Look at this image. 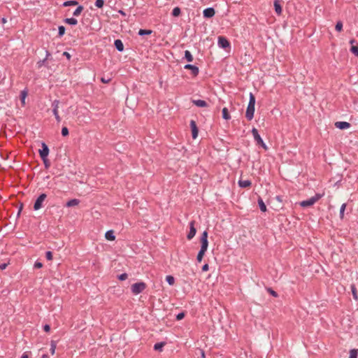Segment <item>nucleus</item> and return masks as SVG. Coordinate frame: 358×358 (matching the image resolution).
Segmentation results:
<instances>
[{"mask_svg":"<svg viewBox=\"0 0 358 358\" xmlns=\"http://www.w3.org/2000/svg\"><path fill=\"white\" fill-rule=\"evenodd\" d=\"M63 55L65 56L69 60L71 59V55L67 52H64Z\"/></svg>","mask_w":358,"mask_h":358,"instance_id":"54","label":"nucleus"},{"mask_svg":"<svg viewBox=\"0 0 358 358\" xmlns=\"http://www.w3.org/2000/svg\"><path fill=\"white\" fill-rule=\"evenodd\" d=\"M196 232V229L194 227V221H191L189 223V231L187 235V238L191 240L194 238Z\"/></svg>","mask_w":358,"mask_h":358,"instance_id":"4","label":"nucleus"},{"mask_svg":"<svg viewBox=\"0 0 358 358\" xmlns=\"http://www.w3.org/2000/svg\"><path fill=\"white\" fill-rule=\"evenodd\" d=\"M181 13L180 8L179 7H176L172 10V15L174 17H178L180 15Z\"/></svg>","mask_w":358,"mask_h":358,"instance_id":"26","label":"nucleus"},{"mask_svg":"<svg viewBox=\"0 0 358 358\" xmlns=\"http://www.w3.org/2000/svg\"><path fill=\"white\" fill-rule=\"evenodd\" d=\"M50 56V53L49 52V51L46 50V57L45 59H46V60H47Z\"/></svg>","mask_w":358,"mask_h":358,"instance_id":"59","label":"nucleus"},{"mask_svg":"<svg viewBox=\"0 0 358 358\" xmlns=\"http://www.w3.org/2000/svg\"><path fill=\"white\" fill-rule=\"evenodd\" d=\"M201 243L203 246H208V233L204 231L201 236Z\"/></svg>","mask_w":358,"mask_h":358,"instance_id":"12","label":"nucleus"},{"mask_svg":"<svg viewBox=\"0 0 358 358\" xmlns=\"http://www.w3.org/2000/svg\"><path fill=\"white\" fill-rule=\"evenodd\" d=\"M146 288V284L143 282H138L133 284L131 290L134 294L141 293Z\"/></svg>","mask_w":358,"mask_h":358,"instance_id":"2","label":"nucleus"},{"mask_svg":"<svg viewBox=\"0 0 358 358\" xmlns=\"http://www.w3.org/2000/svg\"><path fill=\"white\" fill-rule=\"evenodd\" d=\"M105 237L108 241H114L115 239V236L114 235V231L113 230L106 231Z\"/></svg>","mask_w":358,"mask_h":358,"instance_id":"15","label":"nucleus"},{"mask_svg":"<svg viewBox=\"0 0 358 358\" xmlns=\"http://www.w3.org/2000/svg\"><path fill=\"white\" fill-rule=\"evenodd\" d=\"M119 13H120L121 15H124V16H125V15H126V13H125L123 10H119Z\"/></svg>","mask_w":358,"mask_h":358,"instance_id":"61","label":"nucleus"},{"mask_svg":"<svg viewBox=\"0 0 358 358\" xmlns=\"http://www.w3.org/2000/svg\"><path fill=\"white\" fill-rule=\"evenodd\" d=\"M152 32L150 29H140L138 31V35L140 36H144V35H150Z\"/></svg>","mask_w":358,"mask_h":358,"instance_id":"22","label":"nucleus"},{"mask_svg":"<svg viewBox=\"0 0 358 358\" xmlns=\"http://www.w3.org/2000/svg\"><path fill=\"white\" fill-rule=\"evenodd\" d=\"M321 198V194H316L315 196L310 198L305 201H317Z\"/></svg>","mask_w":358,"mask_h":358,"instance_id":"31","label":"nucleus"},{"mask_svg":"<svg viewBox=\"0 0 358 358\" xmlns=\"http://www.w3.org/2000/svg\"><path fill=\"white\" fill-rule=\"evenodd\" d=\"M268 291L269 292V293L274 297H277L278 296V294L276 292H275L274 290H273L272 289L269 288L268 289Z\"/></svg>","mask_w":358,"mask_h":358,"instance_id":"48","label":"nucleus"},{"mask_svg":"<svg viewBox=\"0 0 358 358\" xmlns=\"http://www.w3.org/2000/svg\"><path fill=\"white\" fill-rule=\"evenodd\" d=\"M59 101L58 100H55L52 103V106L53 107V109L52 110H58V108H59Z\"/></svg>","mask_w":358,"mask_h":358,"instance_id":"37","label":"nucleus"},{"mask_svg":"<svg viewBox=\"0 0 358 358\" xmlns=\"http://www.w3.org/2000/svg\"><path fill=\"white\" fill-rule=\"evenodd\" d=\"M101 80L103 83H108L110 81V78H101Z\"/></svg>","mask_w":358,"mask_h":358,"instance_id":"52","label":"nucleus"},{"mask_svg":"<svg viewBox=\"0 0 358 358\" xmlns=\"http://www.w3.org/2000/svg\"><path fill=\"white\" fill-rule=\"evenodd\" d=\"M43 329H44V331H45V332H49V331H50V325H49V324H45V325L43 326Z\"/></svg>","mask_w":358,"mask_h":358,"instance_id":"50","label":"nucleus"},{"mask_svg":"<svg viewBox=\"0 0 358 358\" xmlns=\"http://www.w3.org/2000/svg\"><path fill=\"white\" fill-rule=\"evenodd\" d=\"M252 134L257 145L259 144L260 143H262L263 140L261 138L260 135L259 134L258 130L256 128H253L252 129Z\"/></svg>","mask_w":358,"mask_h":358,"instance_id":"8","label":"nucleus"},{"mask_svg":"<svg viewBox=\"0 0 358 358\" xmlns=\"http://www.w3.org/2000/svg\"><path fill=\"white\" fill-rule=\"evenodd\" d=\"M58 35L59 37L62 36L65 33V27L64 26H59L58 28Z\"/></svg>","mask_w":358,"mask_h":358,"instance_id":"32","label":"nucleus"},{"mask_svg":"<svg viewBox=\"0 0 358 358\" xmlns=\"http://www.w3.org/2000/svg\"><path fill=\"white\" fill-rule=\"evenodd\" d=\"M207 249H208V247L203 246V245H201L200 251L206 252L207 251Z\"/></svg>","mask_w":358,"mask_h":358,"instance_id":"56","label":"nucleus"},{"mask_svg":"<svg viewBox=\"0 0 358 358\" xmlns=\"http://www.w3.org/2000/svg\"><path fill=\"white\" fill-rule=\"evenodd\" d=\"M209 269V266H208V264H205L203 266H202V271H208Z\"/></svg>","mask_w":358,"mask_h":358,"instance_id":"51","label":"nucleus"},{"mask_svg":"<svg viewBox=\"0 0 358 358\" xmlns=\"http://www.w3.org/2000/svg\"><path fill=\"white\" fill-rule=\"evenodd\" d=\"M335 126L340 129H346L350 127V124L347 122H336Z\"/></svg>","mask_w":358,"mask_h":358,"instance_id":"10","label":"nucleus"},{"mask_svg":"<svg viewBox=\"0 0 358 358\" xmlns=\"http://www.w3.org/2000/svg\"><path fill=\"white\" fill-rule=\"evenodd\" d=\"M103 4H104L103 0H96V1H95V6L97 8H102Z\"/></svg>","mask_w":358,"mask_h":358,"instance_id":"36","label":"nucleus"},{"mask_svg":"<svg viewBox=\"0 0 358 358\" xmlns=\"http://www.w3.org/2000/svg\"><path fill=\"white\" fill-rule=\"evenodd\" d=\"M203 13L205 17L210 18L215 15V11L213 8H208L204 9Z\"/></svg>","mask_w":358,"mask_h":358,"instance_id":"9","label":"nucleus"},{"mask_svg":"<svg viewBox=\"0 0 358 358\" xmlns=\"http://www.w3.org/2000/svg\"><path fill=\"white\" fill-rule=\"evenodd\" d=\"M185 317L184 313H180L176 315V319L178 320H182Z\"/></svg>","mask_w":358,"mask_h":358,"instance_id":"49","label":"nucleus"},{"mask_svg":"<svg viewBox=\"0 0 358 358\" xmlns=\"http://www.w3.org/2000/svg\"><path fill=\"white\" fill-rule=\"evenodd\" d=\"M335 29L337 31H341L343 30V22L341 21H338L336 24Z\"/></svg>","mask_w":358,"mask_h":358,"instance_id":"29","label":"nucleus"},{"mask_svg":"<svg viewBox=\"0 0 358 358\" xmlns=\"http://www.w3.org/2000/svg\"><path fill=\"white\" fill-rule=\"evenodd\" d=\"M52 113L55 117V119L57 120V122H60L61 121V117L59 115V112L58 110H57L56 109L55 110H52Z\"/></svg>","mask_w":358,"mask_h":358,"instance_id":"33","label":"nucleus"},{"mask_svg":"<svg viewBox=\"0 0 358 358\" xmlns=\"http://www.w3.org/2000/svg\"><path fill=\"white\" fill-rule=\"evenodd\" d=\"M43 203H34V209L35 210H39L42 207Z\"/></svg>","mask_w":358,"mask_h":358,"instance_id":"45","label":"nucleus"},{"mask_svg":"<svg viewBox=\"0 0 358 358\" xmlns=\"http://www.w3.org/2000/svg\"><path fill=\"white\" fill-rule=\"evenodd\" d=\"M62 135L63 136H66L69 135V129L67 127H64L62 129Z\"/></svg>","mask_w":358,"mask_h":358,"instance_id":"40","label":"nucleus"},{"mask_svg":"<svg viewBox=\"0 0 358 358\" xmlns=\"http://www.w3.org/2000/svg\"><path fill=\"white\" fill-rule=\"evenodd\" d=\"M21 358H28V355L24 353L22 355Z\"/></svg>","mask_w":358,"mask_h":358,"instance_id":"63","label":"nucleus"},{"mask_svg":"<svg viewBox=\"0 0 358 358\" xmlns=\"http://www.w3.org/2000/svg\"><path fill=\"white\" fill-rule=\"evenodd\" d=\"M6 22H7V20H6V19L5 17H3V18L1 19V22H2V24H5Z\"/></svg>","mask_w":358,"mask_h":358,"instance_id":"60","label":"nucleus"},{"mask_svg":"<svg viewBox=\"0 0 358 358\" xmlns=\"http://www.w3.org/2000/svg\"><path fill=\"white\" fill-rule=\"evenodd\" d=\"M299 203L302 207L306 208V207L311 206L314 203Z\"/></svg>","mask_w":358,"mask_h":358,"instance_id":"47","label":"nucleus"},{"mask_svg":"<svg viewBox=\"0 0 358 358\" xmlns=\"http://www.w3.org/2000/svg\"><path fill=\"white\" fill-rule=\"evenodd\" d=\"M204 254H205L204 252H202L200 250L199 251V253L196 257V260L198 262H201L202 261Z\"/></svg>","mask_w":358,"mask_h":358,"instance_id":"30","label":"nucleus"},{"mask_svg":"<svg viewBox=\"0 0 358 358\" xmlns=\"http://www.w3.org/2000/svg\"><path fill=\"white\" fill-rule=\"evenodd\" d=\"M259 145H261L265 150H266L268 149V147L264 143V141H262V143H260Z\"/></svg>","mask_w":358,"mask_h":358,"instance_id":"55","label":"nucleus"},{"mask_svg":"<svg viewBox=\"0 0 358 358\" xmlns=\"http://www.w3.org/2000/svg\"><path fill=\"white\" fill-rule=\"evenodd\" d=\"M78 4V2L76 1H67L64 2L63 6L66 7V6H76Z\"/></svg>","mask_w":358,"mask_h":358,"instance_id":"25","label":"nucleus"},{"mask_svg":"<svg viewBox=\"0 0 358 358\" xmlns=\"http://www.w3.org/2000/svg\"><path fill=\"white\" fill-rule=\"evenodd\" d=\"M350 51L357 57H358V45H352L350 48Z\"/></svg>","mask_w":358,"mask_h":358,"instance_id":"28","label":"nucleus"},{"mask_svg":"<svg viewBox=\"0 0 358 358\" xmlns=\"http://www.w3.org/2000/svg\"><path fill=\"white\" fill-rule=\"evenodd\" d=\"M222 117L224 120H228L231 119V116H230L228 109L227 108H224L222 109Z\"/></svg>","mask_w":358,"mask_h":358,"instance_id":"19","label":"nucleus"},{"mask_svg":"<svg viewBox=\"0 0 358 358\" xmlns=\"http://www.w3.org/2000/svg\"><path fill=\"white\" fill-rule=\"evenodd\" d=\"M6 267H7V264L3 263V264H0V269H1V270H3V269H5Z\"/></svg>","mask_w":358,"mask_h":358,"instance_id":"58","label":"nucleus"},{"mask_svg":"<svg viewBox=\"0 0 358 358\" xmlns=\"http://www.w3.org/2000/svg\"><path fill=\"white\" fill-rule=\"evenodd\" d=\"M357 356H358V350L357 349L350 350L349 358H357Z\"/></svg>","mask_w":358,"mask_h":358,"instance_id":"23","label":"nucleus"},{"mask_svg":"<svg viewBox=\"0 0 358 358\" xmlns=\"http://www.w3.org/2000/svg\"><path fill=\"white\" fill-rule=\"evenodd\" d=\"M42 266H43V264L40 262H36L34 265V267L35 268H41Z\"/></svg>","mask_w":358,"mask_h":358,"instance_id":"46","label":"nucleus"},{"mask_svg":"<svg viewBox=\"0 0 358 358\" xmlns=\"http://www.w3.org/2000/svg\"><path fill=\"white\" fill-rule=\"evenodd\" d=\"M345 207H346V203H343V205L341 206V208H340V216H341V218L343 217V215H344V211L345 210Z\"/></svg>","mask_w":358,"mask_h":358,"instance_id":"34","label":"nucleus"},{"mask_svg":"<svg viewBox=\"0 0 358 358\" xmlns=\"http://www.w3.org/2000/svg\"><path fill=\"white\" fill-rule=\"evenodd\" d=\"M184 68L185 69H189L191 71V73L194 76H196L199 73V68L194 65H192V64H186Z\"/></svg>","mask_w":358,"mask_h":358,"instance_id":"6","label":"nucleus"},{"mask_svg":"<svg viewBox=\"0 0 358 358\" xmlns=\"http://www.w3.org/2000/svg\"><path fill=\"white\" fill-rule=\"evenodd\" d=\"M274 7L275 13L280 15L282 13V7L278 0L274 1Z\"/></svg>","mask_w":358,"mask_h":358,"instance_id":"16","label":"nucleus"},{"mask_svg":"<svg viewBox=\"0 0 358 358\" xmlns=\"http://www.w3.org/2000/svg\"><path fill=\"white\" fill-rule=\"evenodd\" d=\"M165 344L166 343L164 342L157 343L154 345V349L157 351H162Z\"/></svg>","mask_w":358,"mask_h":358,"instance_id":"20","label":"nucleus"},{"mask_svg":"<svg viewBox=\"0 0 358 358\" xmlns=\"http://www.w3.org/2000/svg\"><path fill=\"white\" fill-rule=\"evenodd\" d=\"M55 349H56V343L54 341H52L51 345H50V352L52 355L55 354Z\"/></svg>","mask_w":358,"mask_h":358,"instance_id":"38","label":"nucleus"},{"mask_svg":"<svg viewBox=\"0 0 358 358\" xmlns=\"http://www.w3.org/2000/svg\"><path fill=\"white\" fill-rule=\"evenodd\" d=\"M239 187L242 188H247L251 186V181L250 180H239L238 182Z\"/></svg>","mask_w":358,"mask_h":358,"instance_id":"11","label":"nucleus"},{"mask_svg":"<svg viewBox=\"0 0 358 358\" xmlns=\"http://www.w3.org/2000/svg\"><path fill=\"white\" fill-rule=\"evenodd\" d=\"M27 94H28V92L27 90H22L20 93V100H21V103H22V106L25 105V99H26V97L27 96Z\"/></svg>","mask_w":358,"mask_h":358,"instance_id":"17","label":"nucleus"},{"mask_svg":"<svg viewBox=\"0 0 358 358\" xmlns=\"http://www.w3.org/2000/svg\"><path fill=\"white\" fill-rule=\"evenodd\" d=\"M185 58L189 62H191L193 61V56L189 50L185 51Z\"/></svg>","mask_w":358,"mask_h":358,"instance_id":"21","label":"nucleus"},{"mask_svg":"<svg viewBox=\"0 0 358 358\" xmlns=\"http://www.w3.org/2000/svg\"><path fill=\"white\" fill-rule=\"evenodd\" d=\"M259 206L260 210L262 212H266V206L265 205V203H259Z\"/></svg>","mask_w":358,"mask_h":358,"instance_id":"43","label":"nucleus"},{"mask_svg":"<svg viewBox=\"0 0 358 358\" xmlns=\"http://www.w3.org/2000/svg\"><path fill=\"white\" fill-rule=\"evenodd\" d=\"M64 22L66 24H71V25H76L78 24V20L76 18L71 17V18H66L64 20Z\"/></svg>","mask_w":358,"mask_h":358,"instance_id":"18","label":"nucleus"},{"mask_svg":"<svg viewBox=\"0 0 358 358\" xmlns=\"http://www.w3.org/2000/svg\"><path fill=\"white\" fill-rule=\"evenodd\" d=\"M190 127L192 129V138L194 139H195L198 136V129H197L196 124L194 120H191Z\"/></svg>","mask_w":358,"mask_h":358,"instance_id":"7","label":"nucleus"},{"mask_svg":"<svg viewBox=\"0 0 358 358\" xmlns=\"http://www.w3.org/2000/svg\"><path fill=\"white\" fill-rule=\"evenodd\" d=\"M84 8L83 6H79L73 12V15L74 16H78L80 15V13H82V11L83 10Z\"/></svg>","mask_w":358,"mask_h":358,"instance_id":"24","label":"nucleus"},{"mask_svg":"<svg viewBox=\"0 0 358 358\" xmlns=\"http://www.w3.org/2000/svg\"><path fill=\"white\" fill-rule=\"evenodd\" d=\"M352 296L354 297L355 299H357V290H356V288L354 285L352 286Z\"/></svg>","mask_w":358,"mask_h":358,"instance_id":"42","label":"nucleus"},{"mask_svg":"<svg viewBox=\"0 0 358 358\" xmlns=\"http://www.w3.org/2000/svg\"><path fill=\"white\" fill-rule=\"evenodd\" d=\"M114 45H115V48L118 51L122 52L124 50V45L121 40H120V39L115 40L114 42Z\"/></svg>","mask_w":358,"mask_h":358,"instance_id":"14","label":"nucleus"},{"mask_svg":"<svg viewBox=\"0 0 358 358\" xmlns=\"http://www.w3.org/2000/svg\"><path fill=\"white\" fill-rule=\"evenodd\" d=\"M47 197L45 194H41L35 201H43Z\"/></svg>","mask_w":358,"mask_h":358,"instance_id":"39","label":"nucleus"},{"mask_svg":"<svg viewBox=\"0 0 358 358\" xmlns=\"http://www.w3.org/2000/svg\"><path fill=\"white\" fill-rule=\"evenodd\" d=\"M39 155L41 159H44L45 157H48L49 155V148L48 145L44 143H41V149L38 150Z\"/></svg>","mask_w":358,"mask_h":358,"instance_id":"3","label":"nucleus"},{"mask_svg":"<svg viewBox=\"0 0 358 358\" xmlns=\"http://www.w3.org/2000/svg\"><path fill=\"white\" fill-rule=\"evenodd\" d=\"M255 106V97L252 93L250 94L249 103L246 109L245 117L248 120H251L254 117Z\"/></svg>","mask_w":358,"mask_h":358,"instance_id":"1","label":"nucleus"},{"mask_svg":"<svg viewBox=\"0 0 358 358\" xmlns=\"http://www.w3.org/2000/svg\"><path fill=\"white\" fill-rule=\"evenodd\" d=\"M42 358H48V355H43L42 356Z\"/></svg>","mask_w":358,"mask_h":358,"instance_id":"64","label":"nucleus"},{"mask_svg":"<svg viewBox=\"0 0 358 358\" xmlns=\"http://www.w3.org/2000/svg\"><path fill=\"white\" fill-rule=\"evenodd\" d=\"M45 61H46V59H43V60H40V61L38 62V67H41V66L44 64V63L45 62Z\"/></svg>","mask_w":358,"mask_h":358,"instance_id":"53","label":"nucleus"},{"mask_svg":"<svg viewBox=\"0 0 358 358\" xmlns=\"http://www.w3.org/2000/svg\"><path fill=\"white\" fill-rule=\"evenodd\" d=\"M192 103L195 106H196L198 107H201V108H204V107L208 106V103L205 101L201 100V99L192 100Z\"/></svg>","mask_w":358,"mask_h":358,"instance_id":"13","label":"nucleus"},{"mask_svg":"<svg viewBox=\"0 0 358 358\" xmlns=\"http://www.w3.org/2000/svg\"><path fill=\"white\" fill-rule=\"evenodd\" d=\"M43 162L44 166L46 169H48L50 166V162L48 157H45L44 159H41Z\"/></svg>","mask_w":358,"mask_h":358,"instance_id":"35","label":"nucleus"},{"mask_svg":"<svg viewBox=\"0 0 358 358\" xmlns=\"http://www.w3.org/2000/svg\"><path fill=\"white\" fill-rule=\"evenodd\" d=\"M218 45L222 48H227L230 46V43L228 40L224 36L218 37Z\"/></svg>","mask_w":358,"mask_h":358,"instance_id":"5","label":"nucleus"},{"mask_svg":"<svg viewBox=\"0 0 358 358\" xmlns=\"http://www.w3.org/2000/svg\"><path fill=\"white\" fill-rule=\"evenodd\" d=\"M22 203H20V208H19V211H18V214L20 213V211L22 210Z\"/></svg>","mask_w":358,"mask_h":358,"instance_id":"62","label":"nucleus"},{"mask_svg":"<svg viewBox=\"0 0 358 358\" xmlns=\"http://www.w3.org/2000/svg\"><path fill=\"white\" fill-rule=\"evenodd\" d=\"M128 275L127 273H122L120 274L119 276H118V279L120 280H124L127 278Z\"/></svg>","mask_w":358,"mask_h":358,"instance_id":"44","label":"nucleus"},{"mask_svg":"<svg viewBox=\"0 0 358 358\" xmlns=\"http://www.w3.org/2000/svg\"><path fill=\"white\" fill-rule=\"evenodd\" d=\"M166 280L170 285H173L175 282L174 278L172 275H167L166 277Z\"/></svg>","mask_w":358,"mask_h":358,"instance_id":"27","label":"nucleus"},{"mask_svg":"<svg viewBox=\"0 0 358 358\" xmlns=\"http://www.w3.org/2000/svg\"><path fill=\"white\" fill-rule=\"evenodd\" d=\"M78 204V203H66V207H71Z\"/></svg>","mask_w":358,"mask_h":358,"instance_id":"57","label":"nucleus"},{"mask_svg":"<svg viewBox=\"0 0 358 358\" xmlns=\"http://www.w3.org/2000/svg\"><path fill=\"white\" fill-rule=\"evenodd\" d=\"M45 257L49 261L52 260V252L51 251H47L45 252Z\"/></svg>","mask_w":358,"mask_h":358,"instance_id":"41","label":"nucleus"}]
</instances>
